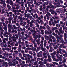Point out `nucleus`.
I'll return each mask as SVG.
<instances>
[{
    "label": "nucleus",
    "mask_w": 67,
    "mask_h": 67,
    "mask_svg": "<svg viewBox=\"0 0 67 67\" xmlns=\"http://www.w3.org/2000/svg\"><path fill=\"white\" fill-rule=\"evenodd\" d=\"M49 8H51V9H52H52H54V6L53 5H52V4H49Z\"/></svg>",
    "instance_id": "f8f14e48"
},
{
    "label": "nucleus",
    "mask_w": 67,
    "mask_h": 67,
    "mask_svg": "<svg viewBox=\"0 0 67 67\" xmlns=\"http://www.w3.org/2000/svg\"><path fill=\"white\" fill-rule=\"evenodd\" d=\"M30 31L31 33H33V32L35 31L34 30L31 29L30 30Z\"/></svg>",
    "instance_id": "5fc2aeb1"
},
{
    "label": "nucleus",
    "mask_w": 67,
    "mask_h": 67,
    "mask_svg": "<svg viewBox=\"0 0 67 67\" xmlns=\"http://www.w3.org/2000/svg\"><path fill=\"white\" fill-rule=\"evenodd\" d=\"M9 13V14H10V16H11V17H12V12H10Z\"/></svg>",
    "instance_id": "de8ad7c7"
},
{
    "label": "nucleus",
    "mask_w": 67,
    "mask_h": 67,
    "mask_svg": "<svg viewBox=\"0 0 67 67\" xmlns=\"http://www.w3.org/2000/svg\"><path fill=\"white\" fill-rule=\"evenodd\" d=\"M0 45L1 47H4V44L3 43H1L0 44Z\"/></svg>",
    "instance_id": "58836bf2"
},
{
    "label": "nucleus",
    "mask_w": 67,
    "mask_h": 67,
    "mask_svg": "<svg viewBox=\"0 0 67 67\" xmlns=\"http://www.w3.org/2000/svg\"><path fill=\"white\" fill-rule=\"evenodd\" d=\"M13 26L14 27V29L15 30H17V27H16V26L15 25H13Z\"/></svg>",
    "instance_id": "412c9836"
},
{
    "label": "nucleus",
    "mask_w": 67,
    "mask_h": 67,
    "mask_svg": "<svg viewBox=\"0 0 67 67\" xmlns=\"http://www.w3.org/2000/svg\"><path fill=\"white\" fill-rule=\"evenodd\" d=\"M52 23L53 26H56V25H55V23L52 22Z\"/></svg>",
    "instance_id": "3c124183"
},
{
    "label": "nucleus",
    "mask_w": 67,
    "mask_h": 67,
    "mask_svg": "<svg viewBox=\"0 0 67 67\" xmlns=\"http://www.w3.org/2000/svg\"><path fill=\"white\" fill-rule=\"evenodd\" d=\"M36 34V31H35L34 32V33L32 34V35L33 36H35Z\"/></svg>",
    "instance_id": "5701e85b"
},
{
    "label": "nucleus",
    "mask_w": 67,
    "mask_h": 67,
    "mask_svg": "<svg viewBox=\"0 0 67 67\" xmlns=\"http://www.w3.org/2000/svg\"><path fill=\"white\" fill-rule=\"evenodd\" d=\"M44 64H46V63H47V61H46V59H44Z\"/></svg>",
    "instance_id": "c9c22d12"
},
{
    "label": "nucleus",
    "mask_w": 67,
    "mask_h": 67,
    "mask_svg": "<svg viewBox=\"0 0 67 67\" xmlns=\"http://www.w3.org/2000/svg\"><path fill=\"white\" fill-rule=\"evenodd\" d=\"M2 66L3 67H5V63H2Z\"/></svg>",
    "instance_id": "338daca9"
},
{
    "label": "nucleus",
    "mask_w": 67,
    "mask_h": 67,
    "mask_svg": "<svg viewBox=\"0 0 67 67\" xmlns=\"http://www.w3.org/2000/svg\"><path fill=\"white\" fill-rule=\"evenodd\" d=\"M57 47H58V46L56 45L54 47L55 49H57Z\"/></svg>",
    "instance_id": "774afa93"
},
{
    "label": "nucleus",
    "mask_w": 67,
    "mask_h": 67,
    "mask_svg": "<svg viewBox=\"0 0 67 67\" xmlns=\"http://www.w3.org/2000/svg\"><path fill=\"white\" fill-rule=\"evenodd\" d=\"M49 11L51 12V14H54V13L55 12L53 9L50 10Z\"/></svg>",
    "instance_id": "0eeeda50"
},
{
    "label": "nucleus",
    "mask_w": 67,
    "mask_h": 67,
    "mask_svg": "<svg viewBox=\"0 0 67 67\" xmlns=\"http://www.w3.org/2000/svg\"><path fill=\"white\" fill-rule=\"evenodd\" d=\"M41 49L42 51H46V48H44L43 47H41Z\"/></svg>",
    "instance_id": "a211bd4d"
},
{
    "label": "nucleus",
    "mask_w": 67,
    "mask_h": 67,
    "mask_svg": "<svg viewBox=\"0 0 67 67\" xmlns=\"http://www.w3.org/2000/svg\"><path fill=\"white\" fill-rule=\"evenodd\" d=\"M3 4V6L4 7H6V4H5V3H4Z\"/></svg>",
    "instance_id": "49530a36"
},
{
    "label": "nucleus",
    "mask_w": 67,
    "mask_h": 67,
    "mask_svg": "<svg viewBox=\"0 0 67 67\" xmlns=\"http://www.w3.org/2000/svg\"><path fill=\"white\" fill-rule=\"evenodd\" d=\"M44 3L46 5H47L48 3H49V2L48 1L46 2H45Z\"/></svg>",
    "instance_id": "37998d69"
},
{
    "label": "nucleus",
    "mask_w": 67,
    "mask_h": 67,
    "mask_svg": "<svg viewBox=\"0 0 67 67\" xmlns=\"http://www.w3.org/2000/svg\"><path fill=\"white\" fill-rule=\"evenodd\" d=\"M3 29L5 30L6 31H7V27H3Z\"/></svg>",
    "instance_id": "c03bdc74"
},
{
    "label": "nucleus",
    "mask_w": 67,
    "mask_h": 67,
    "mask_svg": "<svg viewBox=\"0 0 67 67\" xmlns=\"http://www.w3.org/2000/svg\"><path fill=\"white\" fill-rule=\"evenodd\" d=\"M7 44H10V41H8L7 43Z\"/></svg>",
    "instance_id": "69168bd1"
},
{
    "label": "nucleus",
    "mask_w": 67,
    "mask_h": 67,
    "mask_svg": "<svg viewBox=\"0 0 67 67\" xmlns=\"http://www.w3.org/2000/svg\"><path fill=\"white\" fill-rule=\"evenodd\" d=\"M37 11H38V9H37V8H36L34 10L33 9V10L32 11H33L34 13H35Z\"/></svg>",
    "instance_id": "ddd939ff"
},
{
    "label": "nucleus",
    "mask_w": 67,
    "mask_h": 67,
    "mask_svg": "<svg viewBox=\"0 0 67 67\" xmlns=\"http://www.w3.org/2000/svg\"><path fill=\"white\" fill-rule=\"evenodd\" d=\"M49 4H52V3H53V2L52 1L50 0L49 1Z\"/></svg>",
    "instance_id": "6e6d98bb"
},
{
    "label": "nucleus",
    "mask_w": 67,
    "mask_h": 67,
    "mask_svg": "<svg viewBox=\"0 0 67 67\" xmlns=\"http://www.w3.org/2000/svg\"><path fill=\"white\" fill-rule=\"evenodd\" d=\"M0 12L2 14H3V13L5 12L3 10H2H2H0Z\"/></svg>",
    "instance_id": "a878e982"
},
{
    "label": "nucleus",
    "mask_w": 67,
    "mask_h": 67,
    "mask_svg": "<svg viewBox=\"0 0 67 67\" xmlns=\"http://www.w3.org/2000/svg\"><path fill=\"white\" fill-rule=\"evenodd\" d=\"M63 20L64 21H66V20H67V19H66V18L64 17H63Z\"/></svg>",
    "instance_id": "a19ab883"
},
{
    "label": "nucleus",
    "mask_w": 67,
    "mask_h": 67,
    "mask_svg": "<svg viewBox=\"0 0 67 67\" xmlns=\"http://www.w3.org/2000/svg\"><path fill=\"white\" fill-rule=\"evenodd\" d=\"M0 17L1 19H4V17L3 15L0 16Z\"/></svg>",
    "instance_id": "4c0bfd02"
},
{
    "label": "nucleus",
    "mask_w": 67,
    "mask_h": 67,
    "mask_svg": "<svg viewBox=\"0 0 67 67\" xmlns=\"http://www.w3.org/2000/svg\"><path fill=\"white\" fill-rule=\"evenodd\" d=\"M38 53V55H37L38 57H42V56H43V55H42V54H40H40L39 53Z\"/></svg>",
    "instance_id": "b1692460"
},
{
    "label": "nucleus",
    "mask_w": 67,
    "mask_h": 67,
    "mask_svg": "<svg viewBox=\"0 0 67 67\" xmlns=\"http://www.w3.org/2000/svg\"><path fill=\"white\" fill-rule=\"evenodd\" d=\"M29 19L30 20H33V17L32 16H30L29 17Z\"/></svg>",
    "instance_id": "79ce46f5"
},
{
    "label": "nucleus",
    "mask_w": 67,
    "mask_h": 67,
    "mask_svg": "<svg viewBox=\"0 0 67 67\" xmlns=\"http://www.w3.org/2000/svg\"><path fill=\"white\" fill-rule=\"evenodd\" d=\"M19 8H20V5L19 4H17L15 8V10L19 9Z\"/></svg>",
    "instance_id": "4468645a"
},
{
    "label": "nucleus",
    "mask_w": 67,
    "mask_h": 67,
    "mask_svg": "<svg viewBox=\"0 0 67 67\" xmlns=\"http://www.w3.org/2000/svg\"><path fill=\"white\" fill-rule=\"evenodd\" d=\"M46 6H44L43 7V8H42V9L43 10H45V9H46Z\"/></svg>",
    "instance_id": "680f3d73"
},
{
    "label": "nucleus",
    "mask_w": 67,
    "mask_h": 67,
    "mask_svg": "<svg viewBox=\"0 0 67 67\" xmlns=\"http://www.w3.org/2000/svg\"><path fill=\"white\" fill-rule=\"evenodd\" d=\"M62 52L63 53H66V50L64 49L62 50Z\"/></svg>",
    "instance_id": "bf43d9fd"
},
{
    "label": "nucleus",
    "mask_w": 67,
    "mask_h": 67,
    "mask_svg": "<svg viewBox=\"0 0 67 67\" xmlns=\"http://www.w3.org/2000/svg\"><path fill=\"white\" fill-rule=\"evenodd\" d=\"M58 54H58L57 53L56 54V56L57 57V58H58V59H59V58H60V57L58 56Z\"/></svg>",
    "instance_id": "2f4dec72"
},
{
    "label": "nucleus",
    "mask_w": 67,
    "mask_h": 67,
    "mask_svg": "<svg viewBox=\"0 0 67 67\" xmlns=\"http://www.w3.org/2000/svg\"><path fill=\"white\" fill-rule=\"evenodd\" d=\"M22 10H25V7H22Z\"/></svg>",
    "instance_id": "e2e57ef3"
},
{
    "label": "nucleus",
    "mask_w": 67,
    "mask_h": 67,
    "mask_svg": "<svg viewBox=\"0 0 67 67\" xmlns=\"http://www.w3.org/2000/svg\"><path fill=\"white\" fill-rule=\"evenodd\" d=\"M45 31H45V34H49V32L48 31H47V30H45Z\"/></svg>",
    "instance_id": "4be33fe9"
},
{
    "label": "nucleus",
    "mask_w": 67,
    "mask_h": 67,
    "mask_svg": "<svg viewBox=\"0 0 67 67\" xmlns=\"http://www.w3.org/2000/svg\"><path fill=\"white\" fill-rule=\"evenodd\" d=\"M56 54V51H54L53 53H51V55H55Z\"/></svg>",
    "instance_id": "aec40b11"
},
{
    "label": "nucleus",
    "mask_w": 67,
    "mask_h": 67,
    "mask_svg": "<svg viewBox=\"0 0 67 67\" xmlns=\"http://www.w3.org/2000/svg\"><path fill=\"white\" fill-rule=\"evenodd\" d=\"M32 51H33V53L35 54V51H36V52H38V50H36V48H34V47H32Z\"/></svg>",
    "instance_id": "7ed1b4c3"
},
{
    "label": "nucleus",
    "mask_w": 67,
    "mask_h": 67,
    "mask_svg": "<svg viewBox=\"0 0 67 67\" xmlns=\"http://www.w3.org/2000/svg\"><path fill=\"white\" fill-rule=\"evenodd\" d=\"M32 35V33L30 32H28V35H29V36H30V35Z\"/></svg>",
    "instance_id": "603ef678"
},
{
    "label": "nucleus",
    "mask_w": 67,
    "mask_h": 67,
    "mask_svg": "<svg viewBox=\"0 0 67 67\" xmlns=\"http://www.w3.org/2000/svg\"><path fill=\"white\" fill-rule=\"evenodd\" d=\"M4 53H3L2 54L3 55H4L5 57H7L8 56V53L6 52V51H4Z\"/></svg>",
    "instance_id": "423d86ee"
},
{
    "label": "nucleus",
    "mask_w": 67,
    "mask_h": 67,
    "mask_svg": "<svg viewBox=\"0 0 67 67\" xmlns=\"http://www.w3.org/2000/svg\"><path fill=\"white\" fill-rule=\"evenodd\" d=\"M22 49L21 48H18V51L19 52H21V51Z\"/></svg>",
    "instance_id": "f704fd0d"
},
{
    "label": "nucleus",
    "mask_w": 67,
    "mask_h": 67,
    "mask_svg": "<svg viewBox=\"0 0 67 67\" xmlns=\"http://www.w3.org/2000/svg\"><path fill=\"white\" fill-rule=\"evenodd\" d=\"M58 54H59V53H60L61 55H63V52H58Z\"/></svg>",
    "instance_id": "8fccbe9b"
},
{
    "label": "nucleus",
    "mask_w": 67,
    "mask_h": 67,
    "mask_svg": "<svg viewBox=\"0 0 67 67\" xmlns=\"http://www.w3.org/2000/svg\"><path fill=\"white\" fill-rule=\"evenodd\" d=\"M49 10L47 8L46 9V10H45V13H48Z\"/></svg>",
    "instance_id": "6ab92c4d"
},
{
    "label": "nucleus",
    "mask_w": 67,
    "mask_h": 67,
    "mask_svg": "<svg viewBox=\"0 0 67 67\" xmlns=\"http://www.w3.org/2000/svg\"><path fill=\"white\" fill-rule=\"evenodd\" d=\"M8 29H10L11 27V25H10V24H8Z\"/></svg>",
    "instance_id": "bb28decb"
},
{
    "label": "nucleus",
    "mask_w": 67,
    "mask_h": 67,
    "mask_svg": "<svg viewBox=\"0 0 67 67\" xmlns=\"http://www.w3.org/2000/svg\"><path fill=\"white\" fill-rule=\"evenodd\" d=\"M0 1H1V2H0V3L2 5L5 2V1H3V0H1Z\"/></svg>",
    "instance_id": "9d476101"
},
{
    "label": "nucleus",
    "mask_w": 67,
    "mask_h": 67,
    "mask_svg": "<svg viewBox=\"0 0 67 67\" xmlns=\"http://www.w3.org/2000/svg\"><path fill=\"white\" fill-rule=\"evenodd\" d=\"M61 42L62 43H64V44H66L67 43V42H65L64 41V40H62L61 41Z\"/></svg>",
    "instance_id": "7c9ffc66"
},
{
    "label": "nucleus",
    "mask_w": 67,
    "mask_h": 67,
    "mask_svg": "<svg viewBox=\"0 0 67 67\" xmlns=\"http://www.w3.org/2000/svg\"><path fill=\"white\" fill-rule=\"evenodd\" d=\"M37 60L38 61H39V60H41L42 61H43V58H41L40 59V58H37Z\"/></svg>",
    "instance_id": "2eb2a0df"
},
{
    "label": "nucleus",
    "mask_w": 67,
    "mask_h": 67,
    "mask_svg": "<svg viewBox=\"0 0 67 67\" xmlns=\"http://www.w3.org/2000/svg\"><path fill=\"white\" fill-rule=\"evenodd\" d=\"M31 15V14H27V17L28 18H29L30 17V16Z\"/></svg>",
    "instance_id": "ea45409f"
},
{
    "label": "nucleus",
    "mask_w": 67,
    "mask_h": 67,
    "mask_svg": "<svg viewBox=\"0 0 67 67\" xmlns=\"http://www.w3.org/2000/svg\"><path fill=\"white\" fill-rule=\"evenodd\" d=\"M7 7L8 8V10L10 11V10L11 9V7L9 5V4H7Z\"/></svg>",
    "instance_id": "6e6552de"
},
{
    "label": "nucleus",
    "mask_w": 67,
    "mask_h": 67,
    "mask_svg": "<svg viewBox=\"0 0 67 67\" xmlns=\"http://www.w3.org/2000/svg\"><path fill=\"white\" fill-rule=\"evenodd\" d=\"M46 66H49H49L50 65V64H49L48 63H47L46 64Z\"/></svg>",
    "instance_id": "864d4df0"
},
{
    "label": "nucleus",
    "mask_w": 67,
    "mask_h": 67,
    "mask_svg": "<svg viewBox=\"0 0 67 67\" xmlns=\"http://www.w3.org/2000/svg\"><path fill=\"white\" fill-rule=\"evenodd\" d=\"M11 45H12V46L14 45V42H13L10 44Z\"/></svg>",
    "instance_id": "09e8293b"
},
{
    "label": "nucleus",
    "mask_w": 67,
    "mask_h": 67,
    "mask_svg": "<svg viewBox=\"0 0 67 67\" xmlns=\"http://www.w3.org/2000/svg\"><path fill=\"white\" fill-rule=\"evenodd\" d=\"M60 33H62V34H63L64 33V31L62 30V28L61 27L60 29H59Z\"/></svg>",
    "instance_id": "39448f33"
},
{
    "label": "nucleus",
    "mask_w": 67,
    "mask_h": 67,
    "mask_svg": "<svg viewBox=\"0 0 67 67\" xmlns=\"http://www.w3.org/2000/svg\"><path fill=\"white\" fill-rule=\"evenodd\" d=\"M60 10V9H56V12H58L59 13H60V12H59V11Z\"/></svg>",
    "instance_id": "393cba45"
},
{
    "label": "nucleus",
    "mask_w": 67,
    "mask_h": 67,
    "mask_svg": "<svg viewBox=\"0 0 67 67\" xmlns=\"http://www.w3.org/2000/svg\"><path fill=\"white\" fill-rule=\"evenodd\" d=\"M35 25L37 27H39V26H40V25L38 24V23H36Z\"/></svg>",
    "instance_id": "72a5a7b5"
},
{
    "label": "nucleus",
    "mask_w": 67,
    "mask_h": 67,
    "mask_svg": "<svg viewBox=\"0 0 67 67\" xmlns=\"http://www.w3.org/2000/svg\"><path fill=\"white\" fill-rule=\"evenodd\" d=\"M43 62H42L41 61H40L38 62L39 64H40V65L41 66L43 65Z\"/></svg>",
    "instance_id": "dca6fc26"
},
{
    "label": "nucleus",
    "mask_w": 67,
    "mask_h": 67,
    "mask_svg": "<svg viewBox=\"0 0 67 67\" xmlns=\"http://www.w3.org/2000/svg\"><path fill=\"white\" fill-rule=\"evenodd\" d=\"M17 48V47H14L12 48V50H13V49H14V50H16Z\"/></svg>",
    "instance_id": "f3484780"
},
{
    "label": "nucleus",
    "mask_w": 67,
    "mask_h": 67,
    "mask_svg": "<svg viewBox=\"0 0 67 67\" xmlns=\"http://www.w3.org/2000/svg\"><path fill=\"white\" fill-rule=\"evenodd\" d=\"M18 61L19 62V63H21V62H22V60H21V59H18Z\"/></svg>",
    "instance_id": "4d7b16f0"
},
{
    "label": "nucleus",
    "mask_w": 67,
    "mask_h": 67,
    "mask_svg": "<svg viewBox=\"0 0 67 67\" xmlns=\"http://www.w3.org/2000/svg\"><path fill=\"white\" fill-rule=\"evenodd\" d=\"M63 59H64L63 61H62V63H66V59L65 57H63Z\"/></svg>",
    "instance_id": "1a4fd4ad"
},
{
    "label": "nucleus",
    "mask_w": 67,
    "mask_h": 67,
    "mask_svg": "<svg viewBox=\"0 0 67 67\" xmlns=\"http://www.w3.org/2000/svg\"><path fill=\"white\" fill-rule=\"evenodd\" d=\"M49 46L50 47V49H51V50H52V51H54V48H52V46L51 45H49Z\"/></svg>",
    "instance_id": "cd10ccee"
},
{
    "label": "nucleus",
    "mask_w": 67,
    "mask_h": 67,
    "mask_svg": "<svg viewBox=\"0 0 67 67\" xmlns=\"http://www.w3.org/2000/svg\"><path fill=\"white\" fill-rule=\"evenodd\" d=\"M38 23H39V24H40V23H41V25H42L43 24H44V22L43 21V20H40V21H38Z\"/></svg>",
    "instance_id": "20e7f679"
},
{
    "label": "nucleus",
    "mask_w": 67,
    "mask_h": 67,
    "mask_svg": "<svg viewBox=\"0 0 67 67\" xmlns=\"http://www.w3.org/2000/svg\"><path fill=\"white\" fill-rule=\"evenodd\" d=\"M63 47V44H61L59 46V48H62Z\"/></svg>",
    "instance_id": "052dcab7"
},
{
    "label": "nucleus",
    "mask_w": 67,
    "mask_h": 67,
    "mask_svg": "<svg viewBox=\"0 0 67 67\" xmlns=\"http://www.w3.org/2000/svg\"><path fill=\"white\" fill-rule=\"evenodd\" d=\"M3 43L4 44H6L7 43V42L3 40Z\"/></svg>",
    "instance_id": "0e129e2a"
},
{
    "label": "nucleus",
    "mask_w": 67,
    "mask_h": 67,
    "mask_svg": "<svg viewBox=\"0 0 67 67\" xmlns=\"http://www.w3.org/2000/svg\"><path fill=\"white\" fill-rule=\"evenodd\" d=\"M3 26H4V27H6L7 26V24H5L3 22Z\"/></svg>",
    "instance_id": "c85d7f7f"
},
{
    "label": "nucleus",
    "mask_w": 67,
    "mask_h": 67,
    "mask_svg": "<svg viewBox=\"0 0 67 67\" xmlns=\"http://www.w3.org/2000/svg\"><path fill=\"white\" fill-rule=\"evenodd\" d=\"M44 43V41H41V44H40V46L41 47H43V43Z\"/></svg>",
    "instance_id": "9b49d317"
},
{
    "label": "nucleus",
    "mask_w": 67,
    "mask_h": 67,
    "mask_svg": "<svg viewBox=\"0 0 67 67\" xmlns=\"http://www.w3.org/2000/svg\"><path fill=\"white\" fill-rule=\"evenodd\" d=\"M13 19V18H11V17H9L8 19V20H12V19Z\"/></svg>",
    "instance_id": "e433bc0d"
},
{
    "label": "nucleus",
    "mask_w": 67,
    "mask_h": 67,
    "mask_svg": "<svg viewBox=\"0 0 67 67\" xmlns=\"http://www.w3.org/2000/svg\"><path fill=\"white\" fill-rule=\"evenodd\" d=\"M6 34H8V32H7V31L5 32L4 34H3V35L4 36H5L6 35Z\"/></svg>",
    "instance_id": "473e14b6"
},
{
    "label": "nucleus",
    "mask_w": 67,
    "mask_h": 67,
    "mask_svg": "<svg viewBox=\"0 0 67 67\" xmlns=\"http://www.w3.org/2000/svg\"><path fill=\"white\" fill-rule=\"evenodd\" d=\"M16 23V21H12V24H13V23Z\"/></svg>",
    "instance_id": "a18cd8bd"
},
{
    "label": "nucleus",
    "mask_w": 67,
    "mask_h": 67,
    "mask_svg": "<svg viewBox=\"0 0 67 67\" xmlns=\"http://www.w3.org/2000/svg\"><path fill=\"white\" fill-rule=\"evenodd\" d=\"M27 50H28L27 48H26V49L25 50L26 53H28V51Z\"/></svg>",
    "instance_id": "13d9d810"
},
{
    "label": "nucleus",
    "mask_w": 67,
    "mask_h": 67,
    "mask_svg": "<svg viewBox=\"0 0 67 67\" xmlns=\"http://www.w3.org/2000/svg\"><path fill=\"white\" fill-rule=\"evenodd\" d=\"M18 18L19 19H20V22H22L23 21V20H25V18L24 17H23L22 18L20 17V16H18Z\"/></svg>",
    "instance_id": "f03ea898"
},
{
    "label": "nucleus",
    "mask_w": 67,
    "mask_h": 67,
    "mask_svg": "<svg viewBox=\"0 0 67 67\" xmlns=\"http://www.w3.org/2000/svg\"><path fill=\"white\" fill-rule=\"evenodd\" d=\"M54 23H55L56 24V23H58L59 22V20H57V21L54 20Z\"/></svg>",
    "instance_id": "c756f323"
},
{
    "label": "nucleus",
    "mask_w": 67,
    "mask_h": 67,
    "mask_svg": "<svg viewBox=\"0 0 67 67\" xmlns=\"http://www.w3.org/2000/svg\"><path fill=\"white\" fill-rule=\"evenodd\" d=\"M12 37L13 38V41L15 42H16V39H18V38H19V36H16V38L14 36H12Z\"/></svg>",
    "instance_id": "f257e3e1"
}]
</instances>
